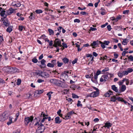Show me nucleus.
Returning a JSON list of instances; mask_svg holds the SVG:
<instances>
[{
  "label": "nucleus",
  "mask_w": 133,
  "mask_h": 133,
  "mask_svg": "<svg viewBox=\"0 0 133 133\" xmlns=\"http://www.w3.org/2000/svg\"><path fill=\"white\" fill-rule=\"evenodd\" d=\"M106 74L107 75H108V76L109 77V78H111L113 76V75L111 73H109V72H107L106 73Z\"/></svg>",
  "instance_id": "nucleus-38"
},
{
  "label": "nucleus",
  "mask_w": 133,
  "mask_h": 133,
  "mask_svg": "<svg viewBox=\"0 0 133 133\" xmlns=\"http://www.w3.org/2000/svg\"><path fill=\"white\" fill-rule=\"evenodd\" d=\"M33 13H31L30 16L29 17V18L31 19H33L34 18V17L33 16Z\"/></svg>",
  "instance_id": "nucleus-45"
},
{
  "label": "nucleus",
  "mask_w": 133,
  "mask_h": 133,
  "mask_svg": "<svg viewBox=\"0 0 133 133\" xmlns=\"http://www.w3.org/2000/svg\"><path fill=\"white\" fill-rule=\"evenodd\" d=\"M100 43H99V44H101V47H102V48L103 49L105 47V44L104 43H103L100 41Z\"/></svg>",
  "instance_id": "nucleus-31"
},
{
  "label": "nucleus",
  "mask_w": 133,
  "mask_h": 133,
  "mask_svg": "<svg viewBox=\"0 0 133 133\" xmlns=\"http://www.w3.org/2000/svg\"><path fill=\"white\" fill-rule=\"evenodd\" d=\"M43 90H36L34 94V97H37L39 96L40 94H41L43 92Z\"/></svg>",
  "instance_id": "nucleus-10"
},
{
  "label": "nucleus",
  "mask_w": 133,
  "mask_h": 133,
  "mask_svg": "<svg viewBox=\"0 0 133 133\" xmlns=\"http://www.w3.org/2000/svg\"><path fill=\"white\" fill-rule=\"evenodd\" d=\"M98 75H97L95 74L94 75V79H95V81L94 80V82H96L97 81L98 78Z\"/></svg>",
  "instance_id": "nucleus-53"
},
{
  "label": "nucleus",
  "mask_w": 133,
  "mask_h": 133,
  "mask_svg": "<svg viewBox=\"0 0 133 133\" xmlns=\"http://www.w3.org/2000/svg\"><path fill=\"white\" fill-rule=\"evenodd\" d=\"M63 45V47L64 48H67L68 47V46L66 44L64 43H62Z\"/></svg>",
  "instance_id": "nucleus-63"
},
{
  "label": "nucleus",
  "mask_w": 133,
  "mask_h": 133,
  "mask_svg": "<svg viewBox=\"0 0 133 133\" xmlns=\"http://www.w3.org/2000/svg\"><path fill=\"white\" fill-rule=\"evenodd\" d=\"M54 43L53 46L55 47H57L58 46L61 47L62 45L61 44V41L58 38H56L55 41H54Z\"/></svg>",
  "instance_id": "nucleus-5"
},
{
  "label": "nucleus",
  "mask_w": 133,
  "mask_h": 133,
  "mask_svg": "<svg viewBox=\"0 0 133 133\" xmlns=\"http://www.w3.org/2000/svg\"><path fill=\"white\" fill-rule=\"evenodd\" d=\"M90 76L91 77V80L93 82H94V77H93V74L92 73L90 75Z\"/></svg>",
  "instance_id": "nucleus-48"
},
{
  "label": "nucleus",
  "mask_w": 133,
  "mask_h": 133,
  "mask_svg": "<svg viewBox=\"0 0 133 133\" xmlns=\"http://www.w3.org/2000/svg\"><path fill=\"white\" fill-rule=\"evenodd\" d=\"M115 28L116 30H119L120 29H122L121 26H116L115 27Z\"/></svg>",
  "instance_id": "nucleus-52"
},
{
  "label": "nucleus",
  "mask_w": 133,
  "mask_h": 133,
  "mask_svg": "<svg viewBox=\"0 0 133 133\" xmlns=\"http://www.w3.org/2000/svg\"><path fill=\"white\" fill-rule=\"evenodd\" d=\"M35 12L36 13L38 14L42 13L43 12L42 11L41 9L36 10Z\"/></svg>",
  "instance_id": "nucleus-32"
},
{
  "label": "nucleus",
  "mask_w": 133,
  "mask_h": 133,
  "mask_svg": "<svg viewBox=\"0 0 133 133\" xmlns=\"http://www.w3.org/2000/svg\"><path fill=\"white\" fill-rule=\"evenodd\" d=\"M112 94L113 92L112 91H109L105 94V96L106 97H109L110 95H112Z\"/></svg>",
  "instance_id": "nucleus-16"
},
{
  "label": "nucleus",
  "mask_w": 133,
  "mask_h": 133,
  "mask_svg": "<svg viewBox=\"0 0 133 133\" xmlns=\"http://www.w3.org/2000/svg\"><path fill=\"white\" fill-rule=\"evenodd\" d=\"M129 42V39L127 38L123 39V40L122 42V44L124 45H126L127 43Z\"/></svg>",
  "instance_id": "nucleus-17"
},
{
  "label": "nucleus",
  "mask_w": 133,
  "mask_h": 133,
  "mask_svg": "<svg viewBox=\"0 0 133 133\" xmlns=\"http://www.w3.org/2000/svg\"><path fill=\"white\" fill-rule=\"evenodd\" d=\"M77 107L82 106V105L81 104V102L80 101L78 100V102L77 104Z\"/></svg>",
  "instance_id": "nucleus-36"
},
{
  "label": "nucleus",
  "mask_w": 133,
  "mask_h": 133,
  "mask_svg": "<svg viewBox=\"0 0 133 133\" xmlns=\"http://www.w3.org/2000/svg\"><path fill=\"white\" fill-rule=\"evenodd\" d=\"M111 89L116 92H117L118 91L117 88L116 87L115 85L111 86Z\"/></svg>",
  "instance_id": "nucleus-18"
},
{
  "label": "nucleus",
  "mask_w": 133,
  "mask_h": 133,
  "mask_svg": "<svg viewBox=\"0 0 133 133\" xmlns=\"http://www.w3.org/2000/svg\"><path fill=\"white\" fill-rule=\"evenodd\" d=\"M109 78V77L108 75H103L100 79V81L101 82H105L107 81Z\"/></svg>",
  "instance_id": "nucleus-7"
},
{
  "label": "nucleus",
  "mask_w": 133,
  "mask_h": 133,
  "mask_svg": "<svg viewBox=\"0 0 133 133\" xmlns=\"http://www.w3.org/2000/svg\"><path fill=\"white\" fill-rule=\"evenodd\" d=\"M133 71V69L131 68H127V71L128 73L132 72Z\"/></svg>",
  "instance_id": "nucleus-39"
},
{
  "label": "nucleus",
  "mask_w": 133,
  "mask_h": 133,
  "mask_svg": "<svg viewBox=\"0 0 133 133\" xmlns=\"http://www.w3.org/2000/svg\"><path fill=\"white\" fill-rule=\"evenodd\" d=\"M68 113L69 114H70L71 116L73 114H75L74 112L73 111H71L69 112Z\"/></svg>",
  "instance_id": "nucleus-54"
},
{
  "label": "nucleus",
  "mask_w": 133,
  "mask_h": 133,
  "mask_svg": "<svg viewBox=\"0 0 133 133\" xmlns=\"http://www.w3.org/2000/svg\"><path fill=\"white\" fill-rule=\"evenodd\" d=\"M63 29V28L62 26H59L57 28L58 31L60 33L61 32V30Z\"/></svg>",
  "instance_id": "nucleus-47"
},
{
  "label": "nucleus",
  "mask_w": 133,
  "mask_h": 133,
  "mask_svg": "<svg viewBox=\"0 0 133 133\" xmlns=\"http://www.w3.org/2000/svg\"><path fill=\"white\" fill-rule=\"evenodd\" d=\"M15 11L14 9H13L12 8H10L6 11V15H10L14 13V12Z\"/></svg>",
  "instance_id": "nucleus-11"
},
{
  "label": "nucleus",
  "mask_w": 133,
  "mask_h": 133,
  "mask_svg": "<svg viewBox=\"0 0 133 133\" xmlns=\"http://www.w3.org/2000/svg\"><path fill=\"white\" fill-rule=\"evenodd\" d=\"M33 118L34 117L32 116L25 117L24 118V121L25 124L26 125H27L30 122H31L32 121Z\"/></svg>",
  "instance_id": "nucleus-4"
},
{
  "label": "nucleus",
  "mask_w": 133,
  "mask_h": 133,
  "mask_svg": "<svg viewBox=\"0 0 133 133\" xmlns=\"http://www.w3.org/2000/svg\"><path fill=\"white\" fill-rule=\"evenodd\" d=\"M32 61L34 63H36L38 62V60L36 57H35L32 59Z\"/></svg>",
  "instance_id": "nucleus-37"
},
{
  "label": "nucleus",
  "mask_w": 133,
  "mask_h": 133,
  "mask_svg": "<svg viewBox=\"0 0 133 133\" xmlns=\"http://www.w3.org/2000/svg\"><path fill=\"white\" fill-rule=\"evenodd\" d=\"M94 57H92L91 60L89 61V63L88 64H91L94 61Z\"/></svg>",
  "instance_id": "nucleus-50"
},
{
  "label": "nucleus",
  "mask_w": 133,
  "mask_h": 133,
  "mask_svg": "<svg viewBox=\"0 0 133 133\" xmlns=\"http://www.w3.org/2000/svg\"><path fill=\"white\" fill-rule=\"evenodd\" d=\"M107 28L109 31H110L111 29V25H108L107 26Z\"/></svg>",
  "instance_id": "nucleus-57"
},
{
  "label": "nucleus",
  "mask_w": 133,
  "mask_h": 133,
  "mask_svg": "<svg viewBox=\"0 0 133 133\" xmlns=\"http://www.w3.org/2000/svg\"><path fill=\"white\" fill-rule=\"evenodd\" d=\"M99 43H100V41L97 40V41H94L92 43H91V45L92 47L93 48H95L99 44Z\"/></svg>",
  "instance_id": "nucleus-8"
},
{
  "label": "nucleus",
  "mask_w": 133,
  "mask_h": 133,
  "mask_svg": "<svg viewBox=\"0 0 133 133\" xmlns=\"http://www.w3.org/2000/svg\"><path fill=\"white\" fill-rule=\"evenodd\" d=\"M53 93V92L51 91H50L46 94V95L48 96L49 97L48 100H50L51 98V95Z\"/></svg>",
  "instance_id": "nucleus-23"
},
{
  "label": "nucleus",
  "mask_w": 133,
  "mask_h": 133,
  "mask_svg": "<svg viewBox=\"0 0 133 133\" xmlns=\"http://www.w3.org/2000/svg\"><path fill=\"white\" fill-rule=\"evenodd\" d=\"M92 88L96 90V91H94L92 92L94 93L95 95L96 96H98L99 94V90L97 88H96L95 87H93Z\"/></svg>",
  "instance_id": "nucleus-13"
},
{
  "label": "nucleus",
  "mask_w": 133,
  "mask_h": 133,
  "mask_svg": "<svg viewBox=\"0 0 133 133\" xmlns=\"http://www.w3.org/2000/svg\"><path fill=\"white\" fill-rule=\"evenodd\" d=\"M121 15H119L118 16H117L116 18H115V22H117L118 21V20L121 19Z\"/></svg>",
  "instance_id": "nucleus-33"
},
{
  "label": "nucleus",
  "mask_w": 133,
  "mask_h": 133,
  "mask_svg": "<svg viewBox=\"0 0 133 133\" xmlns=\"http://www.w3.org/2000/svg\"><path fill=\"white\" fill-rule=\"evenodd\" d=\"M87 97H97L95 95L94 93H93L92 92L91 93L88 94L87 95Z\"/></svg>",
  "instance_id": "nucleus-22"
},
{
  "label": "nucleus",
  "mask_w": 133,
  "mask_h": 133,
  "mask_svg": "<svg viewBox=\"0 0 133 133\" xmlns=\"http://www.w3.org/2000/svg\"><path fill=\"white\" fill-rule=\"evenodd\" d=\"M47 66L49 67H51V68H53L54 67V65L52 64V63H48L47 65Z\"/></svg>",
  "instance_id": "nucleus-35"
},
{
  "label": "nucleus",
  "mask_w": 133,
  "mask_h": 133,
  "mask_svg": "<svg viewBox=\"0 0 133 133\" xmlns=\"http://www.w3.org/2000/svg\"><path fill=\"white\" fill-rule=\"evenodd\" d=\"M110 42L108 41H104V43L106 45H108Z\"/></svg>",
  "instance_id": "nucleus-56"
},
{
  "label": "nucleus",
  "mask_w": 133,
  "mask_h": 133,
  "mask_svg": "<svg viewBox=\"0 0 133 133\" xmlns=\"http://www.w3.org/2000/svg\"><path fill=\"white\" fill-rule=\"evenodd\" d=\"M50 82L52 84L58 86L62 87V82L58 79H50Z\"/></svg>",
  "instance_id": "nucleus-3"
},
{
  "label": "nucleus",
  "mask_w": 133,
  "mask_h": 133,
  "mask_svg": "<svg viewBox=\"0 0 133 133\" xmlns=\"http://www.w3.org/2000/svg\"><path fill=\"white\" fill-rule=\"evenodd\" d=\"M21 80L20 79H18L17 81V84L18 85H19L21 83Z\"/></svg>",
  "instance_id": "nucleus-43"
},
{
  "label": "nucleus",
  "mask_w": 133,
  "mask_h": 133,
  "mask_svg": "<svg viewBox=\"0 0 133 133\" xmlns=\"http://www.w3.org/2000/svg\"><path fill=\"white\" fill-rule=\"evenodd\" d=\"M126 89V87L124 85H122L121 87V91L120 92H119V93H120L121 92H123Z\"/></svg>",
  "instance_id": "nucleus-20"
},
{
  "label": "nucleus",
  "mask_w": 133,
  "mask_h": 133,
  "mask_svg": "<svg viewBox=\"0 0 133 133\" xmlns=\"http://www.w3.org/2000/svg\"><path fill=\"white\" fill-rule=\"evenodd\" d=\"M12 5L14 6H15L16 7H18L21 6V4L18 1L16 2L15 1L12 3Z\"/></svg>",
  "instance_id": "nucleus-12"
},
{
  "label": "nucleus",
  "mask_w": 133,
  "mask_h": 133,
  "mask_svg": "<svg viewBox=\"0 0 133 133\" xmlns=\"http://www.w3.org/2000/svg\"><path fill=\"white\" fill-rule=\"evenodd\" d=\"M8 115L4 112L0 116V121H3L7 119Z\"/></svg>",
  "instance_id": "nucleus-6"
},
{
  "label": "nucleus",
  "mask_w": 133,
  "mask_h": 133,
  "mask_svg": "<svg viewBox=\"0 0 133 133\" xmlns=\"http://www.w3.org/2000/svg\"><path fill=\"white\" fill-rule=\"evenodd\" d=\"M43 75L45 77V78H48L49 77V75L47 73L45 72H43Z\"/></svg>",
  "instance_id": "nucleus-29"
},
{
  "label": "nucleus",
  "mask_w": 133,
  "mask_h": 133,
  "mask_svg": "<svg viewBox=\"0 0 133 133\" xmlns=\"http://www.w3.org/2000/svg\"><path fill=\"white\" fill-rule=\"evenodd\" d=\"M44 82V80L41 79H39L37 81V82L38 83H41Z\"/></svg>",
  "instance_id": "nucleus-59"
},
{
  "label": "nucleus",
  "mask_w": 133,
  "mask_h": 133,
  "mask_svg": "<svg viewBox=\"0 0 133 133\" xmlns=\"http://www.w3.org/2000/svg\"><path fill=\"white\" fill-rule=\"evenodd\" d=\"M109 69L108 68H106L103 69L102 71L103 72H104L106 71H107L109 70Z\"/></svg>",
  "instance_id": "nucleus-61"
},
{
  "label": "nucleus",
  "mask_w": 133,
  "mask_h": 133,
  "mask_svg": "<svg viewBox=\"0 0 133 133\" xmlns=\"http://www.w3.org/2000/svg\"><path fill=\"white\" fill-rule=\"evenodd\" d=\"M118 76L120 78H122V77L123 75V74L122 73L119 72L118 73Z\"/></svg>",
  "instance_id": "nucleus-42"
},
{
  "label": "nucleus",
  "mask_w": 133,
  "mask_h": 133,
  "mask_svg": "<svg viewBox=\"0 0 133 133\" xmlns=\"http://www.w3.org/2000/svg\"><path fill=\"white\" fill-rule=\"evenodd\" d=\"M3 41V35L0 36V44H1V43Z\"/></svg>",
  "instance_id": "nucleus-62"
},
{
  "label": "nucleus",
  "mask_w": 133,
  "mask_h": 133,
  "mask_svg": "<svg viewBox=\"0 0 133 133\" xmlns=\"http://www.w3.org/2000/svg\"><path fill=\"white\" fill-rule=\"evenodd\" d=\"M74 22L75 23L77 22L78 23H79L80 22V21L78 19H76L74 20Z\"/></svg>",
  "instance_id": "nucleus-58"
},
{
  "label": "nucleus",
  "mask_w": 133,
  "mask_h": 133,
  "mask_svg": "<svg viewBox=\"0 0 133 133\" xmlns=\"http://www.w3.org/2000/svg\"><path fill=\"white\" fill-rule=\"evenodd\" d=\"M51 62L52 64L54 65V66L55 65H56L57 64L56 60H53L51 61Z\"/></svg>",
  "instance_id": "nucleus-41"
},
{
  "label": "nucleus",
  "mask_w": 133,
  "mask_h": 133,
  "mask_svg": "<svg viewBox=\"0 0 133 133\" xmlns=\"http://www.w3.org/2000/svg\"><path fill=\"white\" fill-rule=\"evenodd\" d=\"M20 131L19 130H17L14 132L13 133H20Z\"/></svg>",
  "instance_id": "nucleus-64"
},
{
  "label": "nucleus",
  "mask_w": 133,
  "mask_h": 133,
  "mask_svg": "<svg viewBox=\"0 0 133 133\" xmlns=\"http://www.w3.org/2000/svg\"><path fill=\"white\" fill-rule=\"evenodd\" d=\"M48 31L49 32V35H54V32L53 30L50 29H49L48 30Z\"/></svg>",
  "instance_id": "nucleus-26"
},
{
  "label": "nucleus",
  "mask_w": 133,
  "mask_h": 133,
  "mask_svg": "<svg viewBox=\"0 0 133 133\" xmlns=\"http://www.w3.org/2000/svg\"><path fill=\"white\" fill-rule=\"evenodd\" d=\"M116 99H117L118 101L122 102V100L123 99L122 98L118 97H117Z\"/></svg>",
  "instance_id": "nucleus-49"
},
{
  "label": "nucleus",
  "mask_w": 133,
  "mask_h": 133,
  "mask_svg": "<svg viewBox=\"0 0 133 133\" xmlns=\"http://www.w3.org/2000/svg\"><path fill=\"white\" fill-rule=\"evenodd\" d=\"M69 73V71H68L66 70L64 71L63 72H62V75L63 76L65 75V76L67 78L68 77V76L66 74Z\"/></svg>",
  "instance_id": "nucleus-24"
},
{
  "label": "nucleus",
  "mask_w": 133,
  "mask_h": 133,
  "mask_svg": "<svg viewBox=\"0 0 133 133\" xmlns=\"http://www.w3.org/2000/svg\"><path fill=\"white\" fill-rule=\"evenodd\" d=\"M62 61L64 63L66 64L68 62L69 60L67 58L64 57L62 59Z\"/></svg>",
  "instance_id": "nucleus-25"
},
{
  "label": "nucleus",
  "mask_w": 133,
  "mask_h": 133,
  "mask_svg": "<svg viewBox=\"0 0 133 133\" xmlns=\"http://www.w3.org/2000/svg\"><path fill=\"white\" fill-rule=\"evenodd\" d=\"M55 123H56L60 124L62 122L61 120L60 119L59 117L57 116L55 118Z\"/></svg>",
  "instance_id": "nucleus-14"
},
{
  "label": "nucleus",
  "mask_w": 133,
  "mask_h": 133,
  "mask_svg": "<svg viewBox=\"0 0 133 133\" xmlns=\"http://www.w3.org/2000/svg\"><path fill=\"white\" fill-rule=\"evenodd\" d=\"M23 29H25L24 26L22 25H20L19 26L18 29L19 31H22Z\"/></svg>",
  "instance_id": "nucleus-30"
},
{
  "label": "nucleus",
  "mask_w": 133,
  "mask_h": 133,
  "mask_svg": "<svg viewBox=\"0 0 133 133\" xmlns=\"http://www.w3.org/2000/svg\"><path fill=\"white\" fill-rule=\"evenodd\" d=\"M46 61L44 59H42L41 61V64L42 65H44L45 64V63L46 62Z\"/></svg>",
  "instance_id": "nucleus-46"
},
{
  "label": "nucleus",
  "mask_w": 133,
  "mask_h": 133,
  "mask_svg": "<svg viewBox=\"0 0 133 133\" xmlns=\"http://www.w3.org/2000/svg\"><path fill=\"white\" fill-rule=\"evenodd\" d=\"M117 97L115 96H113L111 97V101L115 102L116 101V99Z\"/></svg>",
  "instance_id": "nucleus-28"
},
{
  "label": "nucleus",
  "mask_w": 133,
  "mask_h": 133,
  "mask_svg": "<svg viewBox=\"0 0 133 133\" xmlns=\"http://www.w3.org/2000/svg\"><path fill=\"white\" fill-rule=\"evenodd\" d=\"M12 27L11 26H9L6 30L7 32L10 33L12 30Z\"/></svg>",
  "instance_id": "nucleus-21"
},
{
  "label": "nucleus",
  "mask_w": 133,
  "mask_h": 133,
  "mask_svg": "<svg viewBox=\"0 0 133 133\" xmlns=\"http://www.w3.org/2000/svg\"><path fill=\"white\" fill-rule=\"evenodd\" d=\"M122 72L124 75H127L128 74V72L126 71H123Z\"/></svg>",
  "instance_id": "nucleus-55"
},
{
  "label": "nucleus",
  "mask_w": 133,
  "mask_h": 133,
  "mask_svg": "<svg viewBox=\"0 0 133 133\" xmlns=\"http://www.w3.org/2000/svg\"><path fill=\"white\" fill-rule=\"evenodd\" d=\"M3 70L6 72L12 74L16 72L17 71V69L15 67H5L3 68Z\"/></svg>",
  "instance_id": "nucleus-2"
},
{
  "label": "nucleus",
  "mask_w": 133,
  "mask_h": 133,
  "mask_svg": "<svg viewBox=\"0 0 133 133\" xmlns=\"http://www.w3.org/2000/svg\"><path fill=\"white\" fill-rule=\"evenodd\" d=\"M3 20H2L3 23L5 26L6 27L8 26H9L10 23L9 22L7 19L6 17H4Z\"/></svg>",
  "instance_id": "nucleus-9"
},
{
  "label": "nucleus",
  "mask_w": 133,
  "mask_h": 133,
  "mask_svg": "<svg viewBox=\"0 0 133 133\" xmlns=\"http://www.w3.org/2000/svg\"><path fill=\"white\" fill-rule=\"evenodd\" d=\"M35 126H37L38 128L37 129L36 133H42L44 132L45 129V127L42 124H40L39 122H37L34 124Z\"/></svg>",
  "instance_id": "nucleus-1"
},
{
  "label": "nucleus",
  "mask_w": 133,
  "mask_h": 133,
  "mask_svg": "<svg viewBox=\"0 0 133 133\" xmlns=\"http://www.w3.org/2000/svg\"><path fill=\"white\" fill-rule=\"evenodd\" d=\"M128 59H129L130 61H133V56L132 55H130L128 57Z\"/></svg>",
  "instance_id": "nucleus-44"
},
{
  "label": "nucleus",
  "mask_w": 133,
  "mask_h": 133,
  "mask_svg": "<svg viewBox=\"0 0 133 133\" xmlns=\"http://www.w3.org/2000/svg\"><path fill=\"white\" fill-rule=\"evenodd\" d=\"M112 125V124L110 122H107L105 123L104 124V125L103 126L104 127L107 128L109 129L111 127Z\"/></svg>",
  "instance_id": "nucleus-15"
},
{
  "label": "nucleus",
  "mask_w": 133,
  "mask_h": 133,
  "mask_svg": "<svg viewBox=\"0 0 133 133\" xmlns=\"http://www.w3.org/2000/svg\"><path fill=\"white\" fill-rule=\"evenodd\" d=\"M57 66L58 67H61L62 65L63 64L62 62H60L59 61L57 62Z\"/></svg>",
  "instance_id": "nucleus-40"
},
{
  "label": "nucleus",
  "mask_w": 133,
  "mask_h": 133,
  "mask_svg": "<svg viewBox=\"0 0 133 133\" xmlns=\"http://www.w3.org/2000/svg\"><path fill=\"white\" fill-rule=\"evenodd\" d=\"M12 117H10L9 118V121L7 123V124L8 125H10L12 123Z\"/></svg>",
  "instance_id": "nucleus-27"
},
{
  "label": "nucleus",
  "mask_w": 133,
  "mask_h": 133,
  "mask_svg": "<svg viewBox=\"0 0 133 133\" xmlns=\"http://www.w3.org/2000/svg\"><path fill=\"white\" fill-rule=\"evenodd\" d=\"M78 60L77 58H75V59L72 62V63L73 64H74L77 63V61Z\"/></svg>",
  "instance_id": "nucleus-51"
},
{
  "label": "nucleus",
  "mask_w": 133,
  "mask_h": 133,
  "mask_svg": "<svg viewBox=\"0 0 133 133\" xmlns=\"http://www.w3.org/2000/svg\"><path fill=\"white\" fill-rule=\"evenodd\" d=\"M72 97L74 98H79L78 96L75 94H72Z\"/></svg>",
  "instance_id": "nucleus-34"
},
{
  "label": "nucleus",
  "mask_w": 133,
  "mask_h": 133,
  "mask_svg": "<svg viewBox=\"0 0 133 133\" xmlns=\"http://www.w3.org/2000/svg\"><path fill=\"white\" fill-rule=\"evenodd\" d=\"M47 118H48L47 117H43V119L41 120V122H40V123H39L40 124H42L41 123L44 122L45 121V119H47Z\"/></svg>",
  "instance_id": "nucleus-60"
},
{
  "label": "nucleus",
  "mask_w": 133,
  "mask_h": 133,
  "mask_svg": "<svg viewBox=\"0 0 133 133\" xmlns=\"http://www.w3.org/2000/svg\"><path fill=\"white\" fill-rule=\"evenodd\" d=\"M5 11L4 10H2L1 11L0 15L2 17H6L7 16H6V13L5 14Z\"/></svg>",
  "instance_id": "nucleus-19"
}]
</instances>
